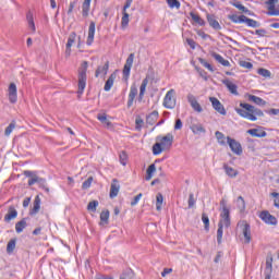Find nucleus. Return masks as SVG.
Returning <instances> with one entry per match:
<instances>
[{
  "mask_svg": "<svg viewBox=\"0 0 279 279\" xmlns=\"http://www.w3.org/2000/svg\"><path fill=\"white\" fill-rule=\"evenodd\" d=\"M156 143L153 145L154 156H160L162 151H169L173 146V134L159 135L156 137Z\"/></svg>",
  "mask_w": 279,
  "mask_h": 279,
  "instance_id": "nucleus-1",
  "label": "nucleus"
},
{
  "mask_svg": "<svg viewBox=\"0 0 279 279\" xmlns=\"http://www.w3.org/2000/svg\"><path fill=\"white\" fill-rule=\"evenodd\" d=\"M241 108L243 109H235L236 113L243 119H248V121H256V117H265L263 110L245 102L240 104Z\"/></svg>",
  "mask_w": 279,
  "mask_h": 279,
  "instance_id": "nucleus-2",
  "label": "nucleus"
},
{
  "mask_svg": "<svg viewBox=\"0 0 279 279\" xmlns=\"http://www.w3.org/2000/svg\"><path fill=\"white\" fill-rule=\"evenodd\" d=\"M86 71H88V61H84L78 70V96L84 95V88H86Z\"/></svg>",
  "mask_w": 279,
  "mask_h": 279,
  "instance_id": "nucleus-3",
  "label": "nucleus"
},
{
  "mask_svg": "<svg viewBox=\"0 0 279 279\" xmlns=\"http://www.w3.org/2000/svg\"><path fill=\"white\" fill-rule=\"evenodd\" d=\"M220 206L222 208V211L220 214L218 227L228 228L230 226V209H228V206H226L225 199L220 202Z\"/></svg>",
  "mask_w": 279,
  "mask_h": 279,
  "instance_id": "nucleus-4",
  "label": "nucleus"
},
{
  "mask_svg": "<svg viewBox=\"0 0 279 279\" xmlns=\"http://www.w3.org/2000/svg\"><path fill=\"white\" fill-rule=\"evenodd\" d=\"M177 99H175V89H170L167 92L163 98V106L168 110H173L175 108Z\"/></svg>",
  "mask_w": 279,
  "mask_h": 279,
  "instance_id": "nucleus-5",
  "label": "nucleus"
},
{
  "mask_svg": "<svg viewBox=\"0 0 279 279\" xmlns=\"http://www.w3.org/2000/svg\"><path fill=\"white\" fill-rule=\"evenodd\" d=\"M227 143L233 154H235L236 156H241V154H243V147L241 146V143L236 142V140L228 136Z\"/></svg>",
  "mask_w": 279,
  "mask_h": 279,
  "instance_id": "nucleus-6",
  "label": "nucleus"
},
{
  "mask_svg": "<svg viewBox=\"0 0 279 279\" xmlns=\"http://www.w3.org/2000/svg\"><path fill=\"white\" fill-rule=\"evenodd\" d=\"M259 218L268 226H278V219L267 210L262 211Z\"/></svg>",
  "mask_w": 279,
  "mask_h": 279,
  "instance_id": "nucleus-7",
  "label": "nucleus"
},
{
  "mask_svg": "<svg viewBox=\"0 0 279 279\" xmlns=\"http://www.w3.org/2000/svg\"><path fill=\"white\" fill-rule=\"evenodd\" d=\"M132 64H134V53L129 54L122 71L125 81L130 80V71H132Z\"/></svg>",
  "mask_w": 279,
  "mask_h": 279,
  "instance_id": "nucleus-8",
  "label": "nucleus"
},
{
  "mask_svg": "<svg viewBox=\"0 0 279 279\" xmlns=\"http://www.w3.org/2000/svg\"><path fill=\"white\" fill-rule=\"evenodd\" d=\"M239 227L242 230L243 236H244V243H250L252 241V231L250 223L243 221L239 223Z\"/></svg>",
  "mask_w": 279,
  "mask_h": 279,
  "instance_id": "nucleus-9",
  "label": "nucleus"
},
{
  "mask_svg": "<svg viewBox=\"0 0 279 279\" xmlns=\"http://www.w3.org/2000/svg\"><path fill=\"white\" fill-rule=\"evenodd\" d=\"M8 98L10 104H16L19 101V95L16 89V84L11 83L8 88Z\"/></svg>",
  "mask_w": 279,
  "mask_h": 279,
  "instance_id": "nucleus-10",
  "label": "nucleus"
},
{
  "mask_svg": "<svg viewBox=\"0 0 279 279\" xmlns=\"http://www.w3.org/2000/svg\"><path fill=\"white\" fill-rule=\"evenodd\" d=\"M209 101L214 108V110H216V112H219V114L226 116V108L221 105V101H219V99L215 98V97H209Z\"/></svg>",
  "mask_w": 279,
  "mask_h": 279,
  "instance_id": "nucleus-11",
  "label": "nucleus"
},
{
  "mask_svg": "<svg viewBox=\"0 0 279 279\" xmlns=\"http://www.w3.org/2000/svg\"><path fill=\"white\" fill-rule=\"evenodd\" d=\"M187 101L193 108V110H195V112H204L202 105H199V102L197 101V98H195L193 94L187 95Z\"/></svg>",
  "mask_w": 279,
  "mask_h": 279,
  "instance_id": "nucleus-12",
  "label": "nucleus"
},
{
  "mask_svg": "<svg viewBox=\"0 0 279 279\" xmlns=\"http://www.w3.org/2000/svg\"><path fill=\"white\" fill-rule=\"evenodd\" d=\"M136 95H138V88L136 84L131 85L130 93H129V100L126 102L128 108H132L134 106V99H136Z\"/></svg>",
  "mask_w": 279,
  "mask_h": 279,
  "instance_id": "nucleus-13",
  "label": "nucleus"
},
{
  "mask_svg": "<svg viewBox=\"0 0 279 279\" xmlns=\"http://www.w3.org/2000/svg\"><path fill=\"white\" fill-rule=\"evenodd\" d=\"M108 69H110V62L106 61L104 65L97 68L95 77H106V75H108Z\"/></svg>",
  "mask_w": 279,
  "mask_h": 279,
  "instance_id": "nucleus-14",
  "label": "nucleus"
},
{
  "mask_svg": "<svg viewBox=\"0 0 279 279\" xmlns=\"http://www.w3.org/2000/svg\"><path fill=\"white\" fill-rule=\"evenodd\" d=\"M272 263H274V258H271V257L267 258L266 268H265V271H264L265 279H271V274L274 271Z\"/></svg>",
  "mask_w": 279,
  "mask_h": 279,
  "instance_id": "nucleus-15",
  "label": "nucleus"
},
{
  "mask_svg": "<svg viewBox=\"0 0 279 279\" xmlns=\"http://www.w3.org/2000/svg\"><path fill=\"white\" fill-rule=\"evenodd\" d=\"M95 41V22L89 23L88 27V36H87V41L86 45L90 46Z\"/></svg>",
  "mask_w": 279,
  "mask_h": 279,
  "instance_id": "nucleus-16",
  "label": "nucleus"
},
{
  "mask_svg": "<svg viewBox=\"0 0 279 279\" xmlns=\"http://www.w3.org/2000/svg\"><path fill=\"white\" fill-rule=\"evenodd\" d=\"M222 84H225V86H227L228 90L232 94V95H239L238 92V86L236 84L232 83L230 80L225 78L222 80Z\"/></svg>",
  "mask_w": 279,
  "mask_h": 279,
  "instance_id": "nucleus-17",
  "label": "nucleus"
},
{
  "mask_svg": "<svg viewBox=\"0 0 279 279\" xmlns=\"http://www.w3.org/2000/svg\"><path fill=\"white\" fill-rule=\"evenodd\" d=\"M16 217H19V211H16L13 206H11L9 207L8 214L4 216V221H7V223H10L12 219H16Z\"/></svg>",
  "mask_w": 279,
  "mask_h": 279,
  "instance_id": "nucleus-18",
  "label": "nucleus"
},
{
  "mask_svg": "<svg viewBox=\"0 0 279 279\" xmlns=\"http://www.w3.org/2000/svg\"><path fill=\"white\" fill-rule=\"evenodd\" d=\"M247 134H250L251 136H254L256 138H265V136H267V132H265L264 130H260V129H250L247 131Z\"/></svg>",
  "mask_w": 279,
  "mask_h": 279,
  "instance_id": "nucleus-19",
  "label": "nucleus"
},
{
  "mask_svg": "<svg viewBox=\"0 0 279 279\" xmlns=\"http://www.w3.org/2000/svg\"><path fill=\"white\" fill-rule=\"evenodd\" d=\"M206 16H207V22L209 23L210 27H213V29H216V31L221 29V24H219L217 19H215V15L207 13Z\"/></svg>",
  "mask_w": 279,
  "mask_h": 279,
  "instance_id": "nucleus-20",
  "label": "nucleus"
},
{
  "mask_svg": "<svg viewBox=\"0 0 279 279\" xmlns=\"http://www.w3.org/2000/svg\"><path fill=\"white\" fill-rule=\"evenodd\" d=\"M190 130H192L193 134H206V129L202 123H192Z\"/></svg>",
  "mask_w": 279,
  "mask_h": 279,
  "instance_id": "nucleus-21",
  "label": "nucleus"
},
{
  "mask_svg": "<svg viewBox=\"0 0 279 279\" xmlns=\"http://www.w3.org/2000/svg\"><path fill=\"white\" fill-rule=\"evenodd\" d=\"M231 5H233V8H236V10H240V12H243V14H248L250 16H252V11L245 8V5L241 3V1H233L231 2Z\"/></svg>",
  "mask_w": 279,
  "mask_h": 279,
  "instance_id": "nucleus-22",
  "label": "nucleus"
},
{
  "mask_svg": "<svg viewBox=\"0 0 279 279\" xmlns=\"http://www.w3.org/2000/svg\"><path fill=\"white\" fill-rule=\"evenodd\" d=\"M119 189H121V185H119V181L117 179H113V183H111L110 187V197L114 198L117 195H119Z\"/></svg>",
  "mask_w": 279,
  "mask_h": 279,
  "instance_id": "nucleus-23",
  "label": "nucleus"
},
{
  "mask_svg": "<svg viewBox=\"0 0 279 279\" xmlns=\"http://www.w3.org/2000/svg\"><path fill=\"white\" fill-rule=\"evenodd\" d=\"M211 57H214L216 62H219V64H222V66H231L230 61L226 60L221 54L217 52H211Z\"/></svg>",
  "mask_w": 279,
  "mask_h": 279,
  "instance_id": "nucleus-24",
  "label": "nucleus"
},
{
  "mask_svg": "<svg viewBox=\"0 0 279 279\" xmlns=\"http://www.w3.org/2000/svg\"><path fill=\"white\" fill-rule=\"evenodd\" d=\"M149 84V78H144L141 87H140V95H138V101H143V97H145V90H147V85Z\"/></svg>",
  "mask_w": 279,
  "mask_h": 279,
  "instance_id": "nucleus-25",
  "label": "nucleus"
},
{
  "mask_svg": "<svg viewBox=\"0 0 279 279\" xmlns=\"http://www.w3.org/2000/svg\"><path fill=\"white\" fill-rule=\"evenodd\" d=\"M90 1L93 0H84L82 4V16L84 19H88V14L90 12Z\"/></svg>",
  "mask_w": 279,
  "mask_h": 279,
  "instance_id": "nucleus-26",
  "label": "nucleus"
},
{
  "mask_svg": "<svg viewBox=\"0 0 279 279\" xmlns=\"http://www.w3.org/2000/svg\"><path fill=\"white\" fill-rule=\"evenodd\" d=\"M26 228H27V218H23L22 220L15 223V231L17 232V234H21V232H23V230H25Z\"/></svg>",
  "mask_w": 279,
  "mask_h": 279,
  "instance_id": "nucleus-27",
  "label": "nucleus"
},
{
  "mask_svg": "<svg viewBox=\"0 0 279 279\" xmlns=\"http://www.w3.org/2000/svg\"><path fill=\"white\" fill-rule=\"evenodd\" d=\"M75 37H76L75 33H72L68 38L66 49H65L66 56H71V47H73V43H75Z\"/></svg>",
  "mask_w": 279,
  "mask_h": 279,
  "instance_id": "nucleus-28",
  "label": "nucleus"
},
{
  "mask_svg": "<svg viewBox=\"0 0 279 279\" xmlns=\"http://www.w3.org/2000/svg\"><path fill=\"white\" fill-rule=\"evenodd\" d=\"M40 210V197L36 196L33 203V208L31 209V215H38V211Z\"/></svg>",
  "mask_w": 279,
  "mask_h": 279,
  "instance_id": "nucleus-29",
  "label": "nucleus"
},
{
  "mask_svg": "<svg viewBox=\"0 0 279 279\" xmlns=\"http://www.w3.org/2000/svg\"><path fill=\"white\" fill-rule=\"evenodd\" d=\"M114 80H117V75L111 74V75L109 76V78L106 81L105 87H104V89L106 90V93H108V92L112 88V86H114Z\"/></svg>",
  "mask_w": 279,
  "mask_h": 279,
  "instance_id": "nucleus-30",
  "label": "nucleus"
},
{
  "mask_svg": "<svg viewBox=\"0 0 279 279\" xmlns=\"http://www.w3.org/2000/svg\"><path fill=\"white\" fill-rule=\"evenodd\" d=\"M223 169L227 173V175H229V178H236L239 175V171H236L234 168L228 166V165H223Z\"/></svg>",
  "mask_w": 279,
  "mask_h": 279,
  "instance_id": "nucleus-31",
  "label": "nucleus"
},
{
  "mask_svg": "<svg viewBox=\"0 0 279 279\" xmlns=\"http://www.w3.org/2000/svg\"><path fill=\"white\" fill-rule=\"evenodd\" d=\"M248 101L256 104V106H265L267 104L263 98L254 95H248Z\"/></svg>",
  "mask_w": 279,
  "mask_h": 279,
  "instance_id": "nucleus-32",
  "label": "nucleus"
},
{
  "mask_svg": "<svg viewBox=\"0 0 279 279\" xmlns=\"http://www.w3.org/2000/svg\"><path fill=\"white\" fill-rule=\"evenodd\" d=\"M190 16H191L192 21H194V23H196V25H201V27H204V25H206V22L199 15L191 12Z\"/></svg>",
  "mask_w": 279,
  "mask_h": 279,
  "instance_id": "nucleus-33",
  "label": "nucleus"
},
{
  "mask_svg": "<svg viewBox=\"0 0 279 279\" xmlns=\"http://www.w3.org/2000/svg\"><path fill=\"white\" fill-rule=\"evenodd\" d=\"M158 121V111H153L149 116L146 118V123L148 125H154Z\"/></svg>",
  "mask_w": 279,
  "mask_h": 279,
  "instance_id": "nucleus-34",
  "label": "nucleus"
},
{
  "mask_svg": "<svg viewBox=\"0 0 279 279\" xmlns=\"http://www.w3.org/2000/svg\"><path fill=\"white\" fill-rule=\"evenodd\" d=\"M108 219H110V211L109 210H102L100 213V226H107Z\"/></svg>",
  "mask_w": 279,
  "mask_h": 279,
  "instance_id": "nucleus-35",
  "label": "nucleus"
},
{
  "mask_svg": "<svg viewBox=\"0 0 279 279\" xmlns=\"http://www.w3.org/2000/svg\"><path fill=\"white\" fill-rule=\"evenodd\" d=\"M26 21L28 23V27L32 32H36V24L34 23V15L32 14V12H28L26 14Z\"/></svg>",
  "mask_w": 279,
  "mask_h": 279,
  "instance_id": "nucleus-36",
  "label": "nucleus"
},
{
  "mask_svg": "<svg viewBox=\"0 0 279 279\" xmlns=\"http://www.w3.org/2000/svg\"><path fill=\"white\" fill-rule=\"evenodd\" d=\"M97 119H98V121H100V123H104V125H106V128H112V122H110L108 120V117L106 116V113H104V114L99 113L97 116Z\"/></svg>",
  "mask_w": 279,
  "mask_h": 279,
  "instance_id": "nucleus-37",
  "label": "nucleus"
},
{
  "mask_svg": "<svg viewBox=\"0 0 279 279\" xmlns=\"http://www.w3.org/2000/svg\"><path fill=\"white\" fill-rule=\"evenodd\" d=\"M247 27H260V23H258L256 20H252L244 15V22Z\"/></svg>",
  "mask_w": 279,
  "mask_h": 279,
  "instance_id": "nucleus-38",
  "label": "nucleus"
},
{
  "mask_svg": "<svg viewBox=\"0 0 279 279\" xmlns=\"http://www.w3.org/2000/svg\"><path fill=\"white\" fill-rule=\"evenodd\" d=\"M228 19L232 23H243L244 19H245V15L231 14V15H228Z\"/></svg>",
  "mask_w": 279,
  "mask_h": 279,
  "instance_id": "nucleus-39",
  "label": "nucleus"
},
{
  "mask_svg": "<svg viewBox=\"0 0 279 279\" xmlns=\"http://www.w3.org/2000/svg\"><path fill=\"white\" fill-rule=\"evenodd\" d=\"M146 180L149 181L154 178V173H156V165L151 163L146 170Z\"/></svg>",
  "mask_w": 279,
  "mask_h": 279,
  "instance_id": "nucleus-40",
  "label": "nucleus"
},
{
  "mask_svg": "<svg viewBox=\"0 0 279 279\" xmlns=\"http://www.w3.org/2000/svg\"><path fill=\"white\" fill-rule=\"evenodd\" d=\"M130 24V14L128 11H122V20H121V25L122 27H128Z\"/></svg>",
  "mask_w": 279,
  "mask_h": 279,
  "instance_id": "nucleus-41",
  "label": "nucleus"
},
{
  "mask_svg": "<svg viewBox=\"0 0 279 279\" xmlns=\"http://www.w3.org/2000/svg\"><path fill=\"white\" fill-rule=\"evenodd\" d=\"M162 202H165V197L162 194L158 193L156 196V208L157 210H162Z\"/></svg>",
  "mask_w": 279,
  "mask_h": 279,
  "instance_id": "nucleus-42",
  "label": "nucleus"
},
{
  "mask_svg": "<svg viewBox=\"0 0 279 279\" xmlns=\"http://www.w3.org/2000/svg\"><path fill=\"white\" fill-rule=\"evenodd\" d=\"M202 221L205 226V230L208 232L210 230V219L208 218V215L202 214Z\"/></svg>",
  "mask_w": 279,
  "mask_h": 279,
  "instance_id": "nucleus-43",
  "label": "nucleus"
},
{
  "mask_svg": "<svg viewBox=\"0 0 279 279\" xmlns=\"http://www.w3.org/2000/svg\"><path fill=\"white\" fill-rule=\"evenodd\" d=\"M97 206H99V202L98 201H92L87 205V210H89L90 213H97Z\"/></svg>",
  "mask_w": 279,
  "mask_h": 279,
  "instance_id": "nucleus-44",
  "label": "nucleus"
},
{
  "mask_svg": "<svg viewBox=\"0 0 279 279\" xmlns=\"http://www.w3.org/2000/svg\"><path fill=\"white\" fill-rule=\"evenodd\" d=\"M16 128V122H11L9 126L4 130V136H10L14 129Z\"/></svg>",
  "mask_w": 279,
  "mask_h": 279,
  "instance_id": "nucleus-45",
  "label": "nucleus"
},
{
  "mask_svg": "<svg viewBox=\"0 0 279 279\" xmlns=\"http://www.w3.org/2000/svg\"><path fill=\"white\" fill-rule=\"evenodd\" d=\"M16 247V240H10L8 245H7V252L8 254H12Z\"/></svg>",
  "mask_w": 279,
  "mask_h": 279,
  "instance_id": "nucleus-46",
  "label": "nucleus"
},
{
  "mask_svg": "<svg viewBox=\"0 0 279 279\" xmlns=\"http://www.w3.org/2000/svg\"><path fill=\"white\" fill-rule=\"evenodd\" d=\"M222 239H223V227L218 226V230H217V243H218V245H221Z\"/></svg>",
  "mask_w": 279,
  "mask_h": 279,
  "instance_id": "nucleus-47",
  "label": "nucleus"
},
{
  "mask_svg": "<svg viewBox=\"0 0 279 279\" xmlns=\"http://www.w3.org/2000/svg\"><path fill=\"white\" fill-rule=\"evenodd\" d=\"M257 73L262 75V77H271V72L264 68L258 69Z\"/></svg>",
  "mask_w": 279,
  "mask_h": 279,
  "instance_id": "nucleus-48",
  "label": "nucleus"
},
{
  "mask_svg": "<svg viewBox=\"0 0 279 279\" xmlns=\"http://www.w3.org/2000/svg\"><path fill=\"white\" fill-rule=\"evenodd\" d=\"M75 5H77V0H73L70 2L66 11L68 16H71V14H73V10H75Z\"/></svg>",
  "mask_w": 279,
  "mask_h": 279,
  "instance_id": "nucleus-49",
  "label": "nucleus"
},
{
  "mask_svg": "<svg viewBox=\"0 0 279 279\" xmlns=\"http://www.w3.org/2000/svg\"><path fill=\"white\" fill-rule=\"evenodd\" d=\"M120 162L125 167L128 165V154L125 151H121L119 155Z\"/></svg>",
  "mask_w": 279,
  "mask_h": 279,
  "instance_id": "nucleus-50",
  "label": "nucleus"
},
{
  "mask_svg": "<svg viewBox=\"0 0 279 279\" xmlns=\"http://www.w3.org/2000/svg\"><path fill=\"white\" fill-rule=\"evenodd\" d=\"M167 3L169 8L173 9L175 8L177 10H180V1L178 0H167Z\"/></svg>",
  "mask_w": 279,
  "mask_h": 279,
  "instance_id": "nucleus-51",
  "label": "nucleus"
},
{
  "mask_svg": "<svg viewBox=\"0 0 279 279\" xmlns=\"http://www.w3.org/2000/svg\"><path fill=\"white\" fill-rule=\"evenodd\" d=\"M216 138L218 140L220 145H226V142L223 141V138H226V135H223V133L217 131L216 133Z\"/></svg>",
  "mask_w": 279,
  "mask_h": 279,
  "instance_id": "nucleus-52",
  "label": "nucleus"
},
{
  "mask_svg": "<svg viewBox=\"0 0 279 279\" xmlns=\"http://www.w3.org/2000/svg\"><path fill=\"white\" fill-rule=\"evenodd\" d=\"M92 184H93V177H89L86 181L83 182L82 189L86 191V189H90Z\"/></svg>",
  "mask_w": 279,
  "mask_h": 279,
  "instance_id": "nucleus-53",
  "label": "nucleus"
},
{
  "mask_svg": "<svg viewBox=\"0 0 279 279\" xmlns=\"http://www.w3.org/2000/svg\"><path fill=\"white\" fill-rule=\"evenodd\" d=\"M201 64H203V66H205V69H208V71H210L213 73V71H215L213 69V65H210V63H208L205 59H199Z\"/></svg>",
  "mask_w": 279,
  "mask_h": 279,
  "instance_id": "nucleus-54",
  "label": "nucleus"
},
{
  "mask_svg": "<svg viewBox=\"0 0 279 279\" xmlns=\"http://www.w3.org/2000/svg\"><path fill=\"white\" fill-rule=\"evenodd\" d=\"M197 73L203 77V80H205V82L208 81V73H206L204 70H202L201 68H196Z\"/></svg>",
  "mask_w": 279,
  "mask_h": 279,
  "instance_id": "nucleus-55",
  "label": "nucleus"
},
{
  "mask_svg": "<svg viewBox=\"0 0 279 279\" xmlns=\"http://www.w3.org/2000/svg\"><path fill=\"white\" fill-rule=\"evenodd\" d=\"M236 202L241 210L245 209V201L243 199V196H239Z\"/></svg>",
  "mask_w": 279,
  "mask_h": 279,
  "instance_id": "nucleus-56",
  "label": "nucleus"
},
{
  "mask_svg": "<svg viewBox=\"0 0 279 279\" xmlns=\"http://www.w3.org/2000/svg\"><path fill=\"white\" fill-rule=\"evenodd\" d=\"M143 197V193L137 194L133 201L131 202V206H136V204H138V202H141V198Z\"/></svg>",
  "mask_w": 279,
  "mask_h": 279,
  "instance_id": "nucleus-57",
  "label": "nucleus"
},
{
  "mask_svg": "<svg viewBox=\"0 0 279 279\" xmlns=\"http://www.w3.org/2000/svg\"><path fill=\"white\" fill-rule=\"evenodd\" d=\"M34 184H38V175L34 174L29 180H28V186H34Z\"/></svg>",
  "mask_w": 279,
  "mask_h": 279,
  "instance_id": "nucleus-58",
  "label": "nucleus"
},
{
  "mask_svg": "<svg viewBox=\"0 0 279 279\" xmlns=\"http://www.w3.org/2000/svg\"><path fill=\"white\" fill-rule=\"evenodd\" d=\"M143 123H144V121L142 118H136L135 119V125H136L135 129L141 131V128H143Z\"/></svg>",
  "mask_w": 279,
  "mask_h": 279,
  "instance_id": "nucleus-59",
  "label": "nucleus"
},
{
  "mask_svg": "<svg viewBox=\"0 0 279 279\" xmlns=\"http://www.w3.org/2000/svg\"><path fill=\"white\" fill-rule=\"evenodd\" d=\"M195 206V195L193 193L189 196V208H193Z\"/></svg>",
  "mask_w": 279,
  "mask_h": 279,
  "instance_id": "nucleus-60",
  "label": "nucleus"
},
{
  "mask_svg": "<svg viewBox=\"0 0 279 279\" xmlns=\"http://www.w3.org/2000/svg\"><path fill=\"white\" fill-rule=\"evenodd\" d=\"M240 66H242L243 69H252L254 65L252 64V62L240 61Z\"/></svg>",
  "mask_w": 279,
  "mask_h": 279,
  "instance_id": "nucleus-61",
  "label": "nucleus"
},
{
  "mask_svg": "<svg viewBox=\"0 0 279 279\" xmlns=\"http://www.w3.org/2000/svg\"><path fill=\"white\" fill-rule=\"evenodd\" d=\"M197 36H199L201 38H203V40H206V38H210V35L205 34L204 31H198V32H197Z\"/></svg>",
  "mask_w": 279,
  "mask_h": 279,
  "instance_id": "nucleus-62",
  "label": "nucleus"
},
{
  "mask_svg": "<svg viewBox=\"0 0 279 279\" xmlns=\"http://www.w3.org/2000/svg\"><path fill=\"white\" fill-rule=\"evenodd\" d=\"M182 128V120L177 119L174 124V130H180Z\"/></svg>",
  "mask_w": 279,
  "mask_h": 279,
  "instance_id": "nucleus-63",
  "label": "nucleus"
},
{
  "mask_svg": "<svg viewBox=\"0 0 279 279\" xmlns=\"http://www.w3.org/2000/svg\"><path fill=\"white\" fill-rule=\"evenodd\" d=\"M267 112H268V114L278 116L279 114V109H270Z\"/></svg>",
  "mask_w": 279,
  "mask_h": 279,
  "instance_id": "nucleus-64",
  "label": "nucleus"
}]
</instances>
